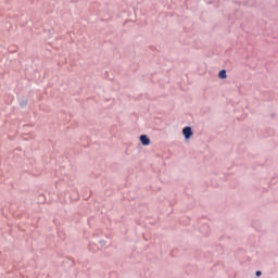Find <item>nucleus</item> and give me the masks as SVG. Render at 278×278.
Here are the masks:
<instances>
[{"mask_svg": "<svg viewBox=\"0 0 278 278\" xmlns=\"http://www.w3.org/2000/svg\"><path fill=\"white\" fill-rule=\"evenodd\" d=\"M182 134H184V136H185V138H190V136H192V128H190V127H185L184 129H182Z\"/></svg>", "mask_w": 278, "mask_h": 278, "instance_id": "nucleus-2", "label": "nucleus"}, {"mask_svg": "<svg viewBox=\"0 0 278 278\" xmlns=\"http://www.w3.org/2000/svg\"><path fill=\"white\" fill-rule=\"evenodd\" d=\"M140 142H141V144H143V147H149V144H151V139H149V137H147V135H141Z\"/></svg>", "mask_w": 278, "mask_h": 278, "instance_id": "nucleus-1", "label": "nucleus"}, {"mask_svg": "<svg viewBox=\"0 0 278 278\" xmlns=\"http://www.w3.org/2000/svg\"><path fill=\"white\" fill-rule=\"evenodd\" d=\"M219 79H227V71L222 70L219 72Z\"/></svg>", "mask_w": 278, "mask_h": 278, "instance_id": "nucleus-3", "label": "nucleus"}, {"mask_svg": "<svg viewBox=\"0 0 278 278\" xmlns=\"http://www.w3.org/2000/svg\"><path fill=\"white\" fill-rule=\"evenodd\" d=\"M260 276H262V271H256V277H260Z\"/></svg>", "mask_w": 278, "mask_h": 278, "instance_id": "nucleus-4", "label": "nucleus"}]
</instances>
